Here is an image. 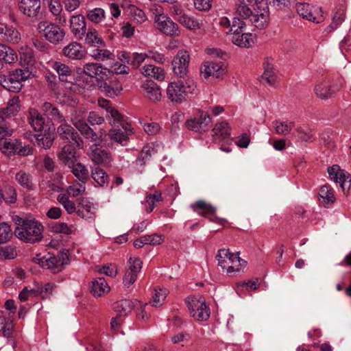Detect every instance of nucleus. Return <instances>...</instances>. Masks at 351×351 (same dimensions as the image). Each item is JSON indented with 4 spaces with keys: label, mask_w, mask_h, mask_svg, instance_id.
I'll return each instance as SVG.
<instances>
[{
    "label": "nucleus",
    "mask_w": 351,
    "mask_h": 351,
    "mask_svg": "<svg viewBox=\"0 0 351 351\" xmlns=\"http://www.w3.org/2000/svg\"><path fill=\"white\" fill-rule=\"evenodd\" d=\"M263 0H237L236 13L243 19L247 20L254 27L263 29L268 23V14Z\"/></svg>",
    "instance_id": "1"
},
{
    "label": "nucleus",
    "mask_w": 351,
    "mask_h": 351,
    "mask_svg": "<svg viewBox=\"0 0 351 351\" xmlns=\"http://www.w3.org/2000/svg\"><path fill=\"white\" fill-rule=\"evenodd\" d=\"M13 130L8 125L4 117L0 116V150L3 153H17L25 156L32 154L29 146L22 147L17 139L12 137Z\"/></svg>",
    "instance_id": "2"
},
{
    "label": "nucleus",
    "mask_w": 351,
    "mask_h": 351,
    "mask_svg": "<svg viewBox=\"0 0 351 351\" xmlns=\"http://www.w3.org/2000/svg\"><path fill=\"white\" fill-rule=\"evenodd\" d=\"M15 223L17 226L14 230V234L19 239L32 243L42 240L44 228L38 221L35 219L17 217Z\"/></svg>",
    "instance_id": "3"
},
{
    "label": "nucleus",
    "mask_w": 351,
    "mask_h": 351,
    "mask_svg": "<svg viewBox=\"0 0 351 351\" xmlns=\"http://www.w3.org/2000/svg\"><path fill=\"white\" fill-rule=\"evenodd\" d=\"M38 33L52 44L60 43L64 38L65 32L59 25L47 21H40L38 24Z\"/></svg>",
    "instance_id": "4"
},
{
    "label": "nucleus",
    "mask_w": 351,
    "mask_h": 351,
    "mask_svg": "<svg viewBox=\"0 0 351 351\" xmlns=\"http://www.w3.org/2000/svg\"><path fill=\"white\" fill-rule=\"evenodd\" d=\"M69 251L64 249L60 251L57 256L48 254L45 259V267L51 269L53 273L62 271L63 266L69 262Z\"/></svg>",
    "instance_id": "5"
},
{
    "label": "nucleus",
    "mask_w": 351,
    "mask_h": 351,
    "mask_svg": "<svg viewBox=\"0 0 351 351\" xmlns=\"http://www.w3.org/2000/svg\"><path fill=\"white\" fill-rule=\"evenodd\" d=\"M57 134L59 136L64 140L69 141V144L73 142L76 145L78 148H82L83 145V141L80 136L77 132L66 121L64 123H60V125L57 128Z\"/></svg>",
    "instance_id": "6"
},
{
    "label": "nucleus",
    "mask_w": 351,
    "mask_h": 351,
    "mask_svg": "<svg viewBox=\"0 0 351 351\" xmlns=\"http://www.w3.org/2000/svg\"><path fill=\"white\" fill-rule=\"evenodd\" d=\"M19 7L25 15L34 20H40L43 16L40 0H19Z\"/></svg>",
    "instance_id": "7"
},
{
    "label": "nucleus",
    "mask_w": 351,
    "mask_h": 351,
    "mask_svg": "<svg viewBox=\"0 0 351 351\" xmlns=\"http://www.w3.org/2000/svg\"><path fill=\"white\" fill-rule=\"evenodd\" d=\"M190 56L187 51L180 50L172 60L174 73L180 78L186 75Z\"/></svg>",
    "instance_id": "8"
},
{
    "label": "nucleus",
    "mask_w": 351,
    "mask_h": 351,
    "mask_svg": "<svg viewBox=\"0 0 351 351\" xmlns=\"http://www.w3.org/2000/svg\"><path fill=\"white\" fill-rule=\"evenodd\" d=\"M156 27L167 36H178V26L165 15L160 14L155 16Z\"/></svg>",
    "instance_id": "9"
},
{
    "label": "nucleus",
    "mask_w": 351,
    "mask_h": 351,
    "mask_svg": "<svg viewBox=\"0 0 351 351\" xmlns=\"http://www.w3.org/2000/svg\"><path fill=\"white\" fill-rule=\"evenodd\" d=\"M168 99L173 103L180 104L185 101L184 84L182 80L171 82L167 89Z\"/></svg>",
    "instance_id": "10"
},
{
    "label": "nucleus",
    "mask_w": 351,
    "mask_h": 351,
    "mask_svg": "<svg viewBox=\"0 0 351 351\" xmlns=\"http://www.w3.org/2000/svg\"><path fill=\"white\" fill-rule=\"evenodd\" d=\"M328 173L331 180H333L336 182H339L340 183L341 187L343 192L346 191V189L348 191L349 190L351 185V180H348L349 174H347L344 170L341 169L339 165H335L328 167Z\"/></svg>",
    "instance_id": "11"
},
{
    "label": "nucleus",
    "mask_w": 351,
    "mask_h": 351,
    "mask_svg": "<svg viewBox=\"0 0 351 351\" xmlns=\"http://www.w3.org/2000/svg\"><path fill=\"white\" fill-rule=\"evenodd\" d=\"M222 62H214L213 61L205 62L200 69L201 75L204 79H208L213 76L215 78H219L224 73Z\"/></svg>",
    "instance_id": "12"
},
{
    "label": "nucleus",
    "mask_w": 351,
    "mask_h": 351,
    "mask_svg": "<svg viewBox=\"0 0 351 351\" xmlns=\"http://www.w3.org/2000/svg\"><path fill=\"white\" fill-rule=\"evenodd\" d=\"M99 143L93 144L90 147L91 158L95 163L102 164L106 167L110 166L112 161L111 154L99 147Z\"/></svg>",
    "instance_id": "13"
},
{
    "label": "nucleus",
    "mask_w": 351,
    "mask_h": 351,
    "mask_svg": "<svg viewBox=\"0 0 351 351\" xmlns=\"http://www.w3.org/2000/svg\"><path fill=\"white\" fill-rule=\"evenodd\" d=\"M19 75L15 74L14 71L9 73V75L0 74V85L5 89L13 92L18 93L21 90L23 85L17 80Z\"/></svg>",
    "instance_id": "14"
},
{
    "label": "nucleus",
    "mask_w": 351,
    "mask_h": 351,
    "mask_svg": "<svg viewBox=\"0 0 351 351\" xmlns=\"http://www.w3.org/2000/svg\"><path fill=\"white\" fill-rule=\"evenodd\" d=\"M132 134L130 125L128 123L122 124L121 128H112L108 131L110 140L122 144L128 140V136Z\"/></svg>",
    "instance_id": "15"
},
{
    "label": "nucleus",
    "mask_w": 351,
    "mask_h": 351,
    "mask_svg": "<svg viewBox=\"0 0 351 351\" xmlns=\"http://www.w3.org/2000/svg\"><path fill=\"white\" fill-rule=\"evenodd\" d=\"M210 122V119L208 113H202L200 116V119H193L186 121V126L190 130L195 131L196 132H200L205 131L208 129V125Z\"/></svg>",
    "instance_id": "16"
},
{
    "label": "nucleus",
    "mask_w": 351,
    "mask_h": 351,
    "mask_svg": "<svg viewBox=\"0 0 351 351\" xmlns=\"http://www.w3.org/2000/svg\"><path fill=\"white\" fill-rule=\"evenodd\" d=\"M76 151L72 144L65 145L58 153V157L60 162L68 167L76 162Z\"/></svg>",
    "instance_id": "17"
},
{
    "label": "nucleus",
    "mask_w": 351,
    "mask_h": 351,
    "mask_svg": "<svg viewBox=\"0 0 351 351\" xmlns=\"http://www.w3.org/2000/svg\"><path fill=\"white\" fill-rule=\"evenodd\" d=\"M70 27L75 36L82 39L86 33V22L82 15L78 14L71 16L70 19Z\"/></svg>",
    "instance_id": "18"
},
{
    "label": "nucleus",
    "mask_w": 351,
    "mask_h": 351,
    "mask_svg": "<svg viewBox=\"0 0 351 351\" xmlns=\"http://www.w3.org/2000/svg\"><path fill=\"white\" fill-rule=\"evenodd\" d=\"M145 97L152 101L156 102L160 100L161 92L159 86L152 80H147L142 85Z\"/></svg>",
    "instance_id": "19"
},
{
    "label": "nucleus",
    "mask_w": 351,
    "mask_h": 351,
    "mask_svg": "<svg viewBox=\"0 0 351 351\" xmlns=\"http://www.w3.org/2000/svg\"><path fill=\"white\" fill-rule=\"evenodd\" d=\"M63 53L67 58L73 60H81L86 55L82 46L77 42L71 43L65 47L63 49Z\"/></svg>",
    "instance_id": "20"
},
{
    "label": "nucleus",
    "mask_w": 351,
    "mask_h": 351,
    "mask_svg": "<svg viewBox=\"0 0 351 351\" xmlns=\"http://www.w3.org/2000/svg\"><path fill=\"white\" fill-rule=\"evenodd\" d=\"M164 241V237L162 235L153 234L152 235H145L139 239H137L134 242V246L137 248L142 247L144 245H160Z\"/></svg>",
    "instance_id": "21"
},
{
    "label": "nucleus",
    "mask_w": 351,
    "mask_h": 351,
    "mask_svg": "<svg viewBox=\"0 0 351 351\" xmlns=\"http://www.w3.org/2000/svg\"><path fill=\"white\" fill-rule=\"evenodd\" d=\"M140 302L138 300H121L115 303L114 309L117 312L119 316H125L135 307L136 304Z\"/></svg>",
    "instance_id": "22"
},
{
    "label": "nucleus",
    "mask_w": 351,
    "mask_h": 351,
    "mask_svg": "<svg viewBox=\"0 0 351 351\" xmlns=\"http://www.w3.org/2000/svg\"><path fill=\"white\" fill-rule=\"evenodd\" d=\"M263 66L264 71L262 75V79L265 80L269 85L274 84L276 80V75L274 71V64L269 59L267 58L263 62Z\"/></svg>",
    "instance_id": "23"
},
{
    "label": "nucleus",
    "mask_w": 351,
    "mask_h": 351,
    "mask_svg": "<svg viewBox=\"0 0 351 351\" xmlns=\"http://www.w3.org/2000/svg\"><path fill=\"white\" fill-rule=\"evenodd\" d=\"M36 145L45 149H49L55 139V134L53 132H46L34 135Z\"/></svg>",
    "instance_id": "24"
},
{
    "label": "nucleus",
    "mask_w": 351,
    "mask_h": 351,
    "mask_svg": "<svg viewBox=\"0 0 351 351\" xmlns=\"http://www.w3.org/2000/svg\"><path fill=\"white\" fill-rule=\"evenodd\" d=\"M110 291V287L108 285L105 278H98L92 282L91 293L95 297H101L105 293Z\"/></svg>",
    "instance_id": "25"
},
{
    "label": "nucleus",
    "mask_w": 351,
    "mask_h": 351,
    "mask_svg": "<svg viewBox=\"0 0 351 351\" xmlns=\"http://www.w3.org/2000/svg\"><path fill=\"white\" fill-rule=\"evenodd\" d=\"M191 207L195 212L201 210L199 214L204 217H206L208 215H214L215 213V208L204 200H199L196 202L192 204Z\"/></svg>",
    "instance_id": "26"
},
{
    "label": "nucleus",
    "mask_w": 351,
    "mask_h": 351,
    "mask_svg": "<svg viewBox=\"0 0 351 351\" xmlns=\"http://www.w3.org/2000/svg\"><path fill=\"white\" fill-rule=\"evenodd\" d=\"M0 34H3V38L10 43H17L20 40L19 32L13 27H8L4 24H0Z\"/></svg>",
    "instance_id": "27"
},
{
    "label": "nucleus",
    "mask_w": 351,
    "mask_h": 351,
    "mask_svg": "<svg viewBox=\"0 0 351 351\" xmlns=\"http://www.w3.org/2000/svg\"><path fill=\"white\" fill-rule=\"evenodd\" d=\"M315 92L317 96L322 99H328L335 93L331 86L325 81L316 84Z\"/></svg>",
    "instance_id": "28"
},
{
    "label": "nucleus",
    "mask_w": 351,
    "mask_h": 351,
    "mask_svg": "<svg viewBox=\"0 0 351 351\" xmlns=\"http://www.w3.org/2000/svg\"><path fill=\"white\" fill-rule=\"evenodd\" d=\"M104 70L105 72L100 77H97L95 85L108 97V91L110 86L109 80H110V75H112V71H110L106 68H104Z\"/></svg>",
    "instance_id": "29"
},
{
    "label": "nucleus",
    "mask_w": 351,
    "mask_h": 351,
    "mask_svg": "<svg viewBox=\"0 0 351 351\" xmlns=\"http://www.w3.org/2000/svg\"><path fill=\"white\" fill-rule=\"evenodd\" d=\"M234 44L241 47L248 48L254 43V38L250 33H243L241 35L237 34L232 39Z\"/></svg>",
    "instance_id": "30"
},
{
    "label": "nucleus",
    "mask_w": 351,
    "mask_h": 351,
    "mask_svg": "<svg viewBox=\"0 0 351 351\" xmlns=\"http://www.w3.org/2000/svg\"><path fill=\"white\" fill-rule=\"evenodd\" d=\"M296 10L300 16L310 21L320 23L319 20H317V17L314 16L312 7L308 3H298L296 5Z\"/></svg>",
    "instance_id": "31"
},
{
    "label": "nucleus",
    "mask_w": 351,
    "mask_h": 351,
    "mask_svg": "<svg viewBox=\"0 0 351 351\" xmlns=\"http://www.w3.org/2000/svg\"><path fill=\"white\" fill-rule=\"evenodd\" d=\"M17 59L16 52L10 47L0 44V60L3 64H11Z\"/></svg>",
    "instance_id": "32"
},
{
    "label": "nucleus",
    "mask_w": 351,
    "mask_h": 351,
    "mask_svg": "<svg viewBox=\"0 0 351 351\" xmlns=\"http://www.w3.org/2000/svg\"><path fill=\"white\" fill-rule=\"evenodd\" d=\"M42 109L49 117H51V119L54 120L55 121H58L59 123L62 122L64 123V121H66L64 116L60 113V110L56 107L53 106L51 103H44L43 104Z\"/></svg>",
    "instance_id": "33"
},
{
    "label": "nucleus",
    "mask_w": 351,
    "mask_h": 351,
    "mask_svg": "<svg viewBox=\"0 0 351 351\" xmlns=\"http://www.w3.org/2000/svg\"><path fill=\"white\" fill-rule=\"evenodd\" d=\"M105 72L104 68L98 63H87L84 66L81 73H84L90 77H100Z\"/></svg>",
    "instance_id": "34"
},
{
    "label": "nucleus",
    "mask_w": 351,
    "mask_h": 351,
    "mask_svg": "<svg viewBox=\"0 0 351 351\" xmlns=\"http://www.w3.org/2000/svg\"><path fill=\"white\" fill-rule=\"evenodd\" d=\"M15 179L22 187L29 191L34 189V184L29 173L24 171H20L15 175Z\"/></svg>",
    "instance_id": "35"
},
{
    "label": "nucleus",
    "mask_w": 351,
    "mask_h": 351,
    "mask_svg": "<svg viewBox=\"0 0 351 351\" xmlns=\"http://www.w3.org/2000/svg\"><path fill=\"white\" fill-rule=\"evenodd\" d=\"M45 118L35 109L29 112V123L35 131H42L45 125Z\"/></svg>",
    "instance_id": "36"
},
{
    "label": "nucleus",
    "mask_w": 351,
    "mask_h": 351,
    "mask_svg": "<svg viewBox=\"0 0 351 351\" xmlns=\"http://www.w3.org/2000/svg\"><path fill=\"white\" fill-rule=\"evenodd\" d=\"M71 169L72 173L77 177L79 180L85 182L88 179V170L82 164L73 162V165L69 167Z\"/></svg>",
    "instance_id": "37"
},
{
    "label": "nucleus",
    "mask_w": 351,
    "mask_h": 351,
    "mask_svg": "<svg viewBox=\"0 0 351 351\" xmlns=\"http://www.w3.org/2000/svg\"><path fill=\"white\" fill-rule=\"evenodd\" d=\"M53 69L58 73L59 79L62 82H67L68 77L71 75V69L62 62H55L53 64Z\"/></svg>",
    "instance_id": "38"
},
{
    "label": "nucleus",
    "mask_w": 351,
    "mask_h": 351,
    "mask_svg": "<svg viewBox=\"0 0 351 351\" xmlns=\"http://www.w3.org/2000/svg\"><path fill=\"white\" fill-rule=\"evenodd\" d=\"M186 302L188 304L189 310L190 311V314L193 313V312H195L199 308H201L205 306L206 304L205 300L201 295L190 296L187 298Z\"/></svg>",
    "instance_id": "39"
},
{
    "label": "nucleus",
    "mask_w": 351,
    "mask_h": 351,
    "mask_svg": "<svg viewBox=\"0 0 351 351\" xmlns=\"http://www.w3.org/2000/svg\"><path fill=\"white\" fill-rule=\"evenodd\" d=\"M109 89L108 91V97L113 98L118 96L123 90L122 84L119 80L112 75H110L109 80Z\"/></svg>",
    "instance_id": "40"
},
{
    "label": "nucleus",
    "mask_w": 351,
    "mask_h": 351,
    "mask_svg": "<svg viewBox=\"0 0 351 351\" xmlns=\"http://www.w3.org/2000/svg\"><path fill=\"white\" fill-rule=\"evenodd\" d=\"M143 74L145 76L153 77L159 81H162L165 78L163 70L152 64L146 65L143 67Z\"/></svg>",
    "instance_id": "41"
},
{
    "label": "nucleus",
    "mask_w": 351,
    "mask_h": 351,
    "mask_svg": "<svg viewBox=\"0 0 351 351\" xmlns=\"http://www.w3.org/2000/svg\"><path fill=\"white\" fill-rule=\"evenodd\" d=\"M0 331L3 332L4 337L12 339L14 331L12 320L8 319L5 317H0Z\"/></svg>",
    "instance_id": "42"
},
{
    "label": "nucleus",
    "mask_w": 351,
    "mask_h": 351,
    "mask_svg": "<svg viewBox=\"0 0 351 351\" xmlns=\"http://www.w3.org/2000/svg\"><path fill=\"white\" fill-rule=\"evenodd\" d=\"M232 257H234V254L230 253L228 249L219 250L216 256L218 265L223 269L228 267L229 265L228 260H232Z\"/></svg>",
    "instance_id": "43"
},
{
    "label": "nucleus",
    "mask_w": 351,
    "mask_h": 351,
    "mask_svg": "<svg viewBox=\"0 0 351 351\" xmlns=\"http://www.w3.org/2000/svg\"><path fill=\"white\" fill-rule=\"evenodd\" d=\"M234 254V257H232V260H228L229 264L231 263V265H228L227 272L231 273L232 271H239L241 269V267H245L247 264V262L243 259H241L239 255L240 254L239 252H237Z\"/></svg>",
    "instance_id": "44"
},
{
    "label": "nucleus",
    "mask_w": 351,
    "mask_h": 351,
    "mask_svg": "<svg viewBox=\"0 0 351 351\" xmlns=\"http://www.w3.org/2000/svg\"><path fill=\"white\" fill-rule=\"evenodd\" d=\"M213 132L215 136H219L223 138H229L230 136L231 128L229 124L226 121L217 123Z\"/></svg>",
    "instance_id": "45"
},
{
    "label": "nucleus",
    "mask_w": 351,
    "mask_h": 351,
    "mask_svg": "<svg viewBox=\"0 0 351 351\" xmlns=\"http://www.w3.org/2000/svg\"><path fill=\"white\" fill-rule=\"evenodd\" d=\"M319 195L324 199V204L326 206L328 204H333L335 201V197L331 188L325 184L320 189Z\"/></svg>",
    "instance_id": "46"
},
{
    "label": "nucleus",
    "mask_w": 351,
    "mask_h": 351,
    "mask_svg": "<svg viewBox=\"0 0 351 351\" xmlns=\"http://www.w3.org/2000/svg\"><path fill=\"white\" fill-rule=\"evenodd\" d=\"M91 176L93 179L101 186H104L108 182V176L107 173L100 167H95L92 173Z\"/></svg>",
    "instance_id": "47"
},
{
    "label": "nucleus",
    "mask_w": 351,
    "mask_h": 351,
    "mask_svg": "<svg viewBox=\"0 0 351 351\" xmlns=\"http://www.w3.org/2000/svg\"><path fill=\"white\" fill-rule=\"evenodd\" d=\"M85 41L87 44L94 47H98L99 44L103 43L101 38L98 37L97 32L92 28L88 29Z\"/></svg>",
    "instance_id": "48"
},
{
    "label": "nucleus",
    "mask_w": 351,
    "mask_h": 351,
    "mask_svg": "<svg viewBox=\"0 0 351 351\" xmlns=\"http://www.w3.org/2000/svg\"><path fill=\"white\" fill-rule=\"evenodd\" d=\"M12 237L10 226L6 223H0V243L8 241Z\"/></svg>",
    "instance_id": "49"
},
{
    "label": "nucleus",
    "mask_w": 351,
    "mask_h": 351,
    "mask_svg": "<svg viewBox=\"0 0 351 351\" xmlns=\"http://www.w3.org/2000/svg\"><path fill=\"white\" fill-rule=\"evenodd\" d=\"M178 22L189 29H196L199 28V23L194 21L187 15H182L179 17Z\"/></svg>",
    "instance_id": "50"
},
{
    "label": "nucleus",
    "mask_w": 351,
    "mask_h": 351,
    "mask_svg": "<svg viewBox=\"0 0 351 351\" xmlns=\"http://www.w3.org/2000/svg\"><path fill=\"white\" fill-rule=\"evenodd\" d=\"M191 316L197 321H206L208 319L210 316L209 308L205 304V306L202 308H199L196 310L195 312L191 314Z\"/></svg>",
    "instance_id": "51"
},
{
    "label": "nucleus",
    "mask_w": 351,
    "mask_h": 351,
    "mask_svg": "<svg viewBox=\"0 0 351 351\" xmlns=\"http://www.w3.org/2000/svg\"><path fill=\"white\" fill-rule=\"evenodd\" d=\"M3 199L7 203H14L16 200V192L15 189L12 186H6L4 191H3Z\"/></svg>",
    "instance_id": "52"
},
{
    "label": "nucleus",
    "mask_w": 351,
    "mask_h": 351,
    "mask_svg": "<svg viewBox=\"0 0 351 351\" xmlns=\"http://www.w3.org/2000/svg\"><path fill=\"white\" fill-rule=\"evenodd\" d=\"M89 20L94 23H99L105 16V12L101 8H95L90 10L88 15Z\"/></svg>",
    "instance_id": "53"
},
{
    "label": "nucleus",
    "mask_w": 351,
    "mask_h": 351,
    "mask_svg": "<svg viewBox=\"0 0 351 351\" xmlns=\"http://www.w3.org/2000/svg\"><path fill=\"white\" fill-rule=\"evenodd\" d=\"M245 25V22L241 21L237 17H234L232 21V24L230 25V32H232L234 36L239 34Z\"/></svg>",
    "instance_id": "54"
},
{
    "label": "nucleus",
    "mask_w": 351,
    "mask_h": 351,
    "mask_svg": "<svg viewBox=\"0 0 351 351\" xmlns=\"http://www.w3.org/2000/svg\"><path fill=\"white\" fill-rule=\"evenodd\" d=\"M0 254L6 259H13L16 256V250L12 245L2 247L0 250Z\"/></svg>",
    "instance_id": "55"
},
{
    "label": "nucleus",
    "mask_w": 351,
    "mask_h": 351,
    "mask_svg": "<svg viewBox=\"0 0 351 351\" xmlns=\"http://www.w3.org/2000/svg\"><path fill=\"white\" fill-rule=\"evenodd\" d=\"M274 123L275 131L278 134L287 135L291 132V127L288 124L280 121H275Z\"/></svg>",
    "instance_id": "56"
},
{
    "label": "nucleus",
    "mask_w": 351,
    "mask_h": 351,
    "mask_svg": "<svg viewBox=\"0 0 351 351\" xmlns=\"http://www.w3.org/2000/svg\"><path fill=\"white\" fill-rule=\"evenodd\" d=\"M344 14H345L344 10H341V9L338 10L335 12V14L332 18V21L330 25V27H331L332 29H335L338 25H339L340 23H341L343 21Z\"/></svg>",
    "instance_id": "57"
},
{
    "label": "nucleus",
    "mask_w": 351,
    "mask_h": 351,
    "mask_svg": "<svg viewBox=\"0 0 351 351\" xmlns=\"http://www.w3.org/2000/svg\"><path fill=\"white\" fill-rule=\"evenodd\" d=\"M298 132V138L304 142L310 141L311 138L313 137V134L311 133V129L308 128V131H305L302 127H298L295 129Z\"/></svg>",
    "instance_id": "58"
},
{
    "label": "nucleus",
    "mask_w": 351,
    "mask_h": 351,
    "mask_svg": "<svg viewBox=\"0 0 351 351\" xmlns=\"http://www.w3.org/2000/svg\"><path fill=\"white\" fill-rule=\"evenodd\" d=\"M146 55L143 53H134V56L132 60L130 62V60H127L128 64H130L134 69H138L141 64L145 60L146 58Z\"/></svg>",
    "instance_id": "59"
},
{
    "label": "nucleus",
    "mask_w": 351,
    "mask_h": 351,
    "mask_svg": "<svg viewBox=\"0 0 351 351\" xmlns=\"http://www.w3.org/2000/svg\"><path fill=\"white\" fill-rule=\"evenodd\" d=\"M62 182H58V183H53L51 181H45L43 180L40 184V186L42 189H45L44 187L45 185L47 186L51 191L58 192L62 190L61 186L62 185Z\"/></svg>",
    "instance_id": "60"
},
{
    "label": "nucleus",
    "mask_w": 351,
    "mask_h": 351,
    "mask_svg": "<svg viewBox=\"0 0 351 351\" xmlns=\"http://www.w3.org/2000/svg\"><path fill=\"white\" fill-rule=\"evenodd\" d=\"M52 231L56 233L69 234L71 232V228L65 223H57L51 228Z\"/></svg>",
    "instance_id": "61"
},
{
    "label": "nucleus",
    "mask_w": 351,
    "mask_h": 351,
    "mask_svg": "<svg viewBox=\"0 0 351 351\" xmlns=\"http://www.w3.org/2000/svg\"><path fill=\"white\" fill-rule=\"evenodd\" d=\"M130 263L131 265L128 271H132V273L136 274V275H137L142 268V261L138 258H135L134 259L130 258Z\"/></svg>",
    "instance_id": "62"
},
{
    "label": "nucleus",
    "mask_w": 351,
    "mask_h": 351,
    "mask_svg": "<svg viewBox=\"0 0 351 351\" xmlns=\"http://www.w3.org/2000/svg\"><path fill=\"white\" fill-rule=\"evenodd\" d=\"M71 122L81 134H83L89 127L84 120L78 119L77 117L72 118Z\"/></svg>",
    "instance_id": "63"
},
{
    "label": "nucleus",
    "mask_w": 351,
    "mask_h": 351,
    "mask_svg": "<svg viewBox=\"0 0 351 351\" xmlns=\"http://www.w3.org/2000/svg\"><path fill=\"white\" fill-rule=\"evenodd\" d=\"M166 291L160 289L159 291H157L156 290L155 295L154 296L153 302H154V306H160L162 305V302L164 301V300L166 298Z\"/></svg>",
    "instance_id": "64"
}]
</instances>
